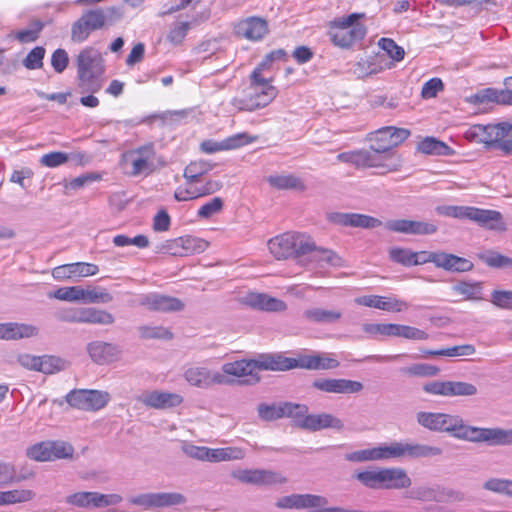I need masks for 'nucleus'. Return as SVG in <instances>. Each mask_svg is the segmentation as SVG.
Wrapping results in <instances>:
<instances>
[{
    "instance_id": "1",
    "label": "nucleus",
    "mask_w": 512,
    "mask_h": 512,
    "mask_svg": "<svg viewBox=\"0 0 512 512\" xmlns=\"http://www.w3.org/2000/svg\"><path fill=\"white\" fill-rule=\"evenodd\" d=\"M453 437L472 443H486L489 446L512 445V429L506 430L468 425L460 415Z\"/></svg>"
},
{
    "instance_id": "2",
    "label": "nucleus",
    "mask_w": 512,
    "mask_h": 512,
    "mask_svg": "<svg viewBox=\"0 0 512 512\" xmlns=\"http://www.w3.org/2000/svg\"><path fill=\"white\" fill-rule=\"evenodd\" d=\"M76 65L82 92H98L102 87L100 78L104 72L100 54L93 48H85L78 54Z\"/></svg>"
},
{
    "instance_id": "3",
    "label": "nucleus",
    "mask_w": 512,
    "mask_h": 512,
    "mask_svg": "<svg viewBox=\"0 0 512 512\" xmlns=\"http://www.w3.org/2000/svg\"><path fill=\"white\" fill-rule=\"evenodd\" d=\"M365 17V13H352L345 17L335 18L329 24V36L334 45L348 48L366 35L364 25L357 23Z\"/></svg>"
},
{
    "instance_id": "4",
    "label": "nucleus",
    "mask_w": 512,
    "mask_h": 512,
    "mask_svg": "<svg viewBox=\"0 0 512 512\" xmlns=\"http://www.w3.org/2000/svg\"><path fill=\"white\" fill-rule=\"evenodd\" d=\"M276 87L249 85L240 96L231 100V105L239 111H255L270 104L277 96Z\"/></svg>"
},
{
    "instance_id": "5",
    "label": "nucleus",
    "mask_w": 512,
    "mask_h": 512,
    "mask_svg": "<svg viewBox=\"0 0 512 512\" xmlns=\"http://www.w3.org/2000/svg\"><path fill=\"white\" fill-rule=\"evenodd\" d=\"M56 317L58 320L68 323L111 325L115 322V318L110 312L94 307L63 309L57 312Z\"/></svg>"
},
{
    "instance_id": "6",
    "label": "nucleus",
    "mask_w": 512,
    "mask_h": 512,
    "mask_svg": "<svg viewBox=\"0 0 512 512\" xmlns=\"http://www.w3.org/2000/svg\"><path fill=\"white\" fill-rule=\"evenodd\" d=\"M404 497L420 502L436 503L462 501L464 499V495L461 492L445 488L438 484L414 486L405 492Z\"/></svg>"
},
{
    "instance_id": "7",
    "label": "nucleus",
    "mask_w": 512,
    "mask_h": 512,
    "mask_svg": "<svg viewBox=\"0 0 512 512\" xmlns=\"http://www.w3.org/2000/svg\"><path fill=\"white\" fill-rule=\"evenodd\" d=\"M106 24L104 10L101 8L85 11L71 27V39L74 42H84L91 32L102 29Z\"/></svg>"
},
{
    "instance_id": "8",
    "label": "nucleus",
    "mask_w": 512,
    "mask_h": 512,
    "mask_svg": "<svg viewBox=\"0 0 512 512\" xmlns=\"http://www.w3.org/2000/svg\"><path fill=\"white\" fill-rule=\"evenodd\" d=\"M68 404L84 411H98L110 401V394L100 390H73L66 396Z\"/></svg>"
},
{
    "instance_id": "9",
    "label": "nucleus",
    "mask_w": 512,
    "mask_h": 512,
    "mask_svg": "<svg viewBox=\"0 0 512 512\" xmlns=\"http://www.w3.org/2000/svg\"><path fill=\"white\" fill-rule=\"evenodd\" d=\"M423 391L430 395L443 397H470L478 393L477 387L464 381L434 380L423 385Z\"/></svg>"
},
{
    "instance_id": "10",
    "label": "nucleus",
    "mask_w": 512,
    "mask_h": 512,
    "mask_svg": "<svg viewBox=\"0 0 512 512\" xmlns=\"http://www.w3.org/2000/svg\"><path fill=\"white\" fill-rule=\"evenodd\" d=\"M26 454L35 461H52L72 457L73 447L62 441H44L29 447Z\"/></svg>"
},
{
    "instance_id": "11",
    "label": "nucleus",
    "mask_w": 512,
    "mask_h": 512,
    "mask_svg": "<svg viewBox=\"0 0 512 512\" xmlns=\"http://www.w3.org/2000/svg\"><path fill=\"white\" fill-rule=\"evenodd\" d=\"M186 497L178 492L143 493L133 496L130 502L144 509H161L186 503Z\"/></svg>"
},
{
    "instance_id": "12",
    "label": "nucleus",
    "mask_w": 512,
    "mask_h": 512,
    "mask_svg": "<svg viewBox=\"0 0 512 512\" xmlns=\"http://www.w3.org/2000/svg\"><path fill=\"white\" fill-rule=\"evenodd\" d=\"M66 503L80 508H103L117 505L122 501L119 494L99 492H77L66 497Z\"/></svg>"
},
{
    "instance_id": "13",
    "label": "nucleus",
    "mask_w": 512,
    "mask_h": 512,
    "mask_svg": "<svg viewBox=\"0 0 512 512\" xmlns=\"http://www.w3.org/2000/svg\"><path fill=\"white\" fill-rule=\"evenodd\" d=\"M401 159L395 152L362 150V168H377L381 174L399 170Z\"/></svg>"
},
{
    "instance_id": "14",
    "label": "nucleus",
    "mask_w": 512,
    "mask_h": 512,
    "mask_svg": "<svg viewBox=\"0 0 512 512\" xmlns=\"http://www.w3.org/2000/svg\"><path fill=\"white\" fill-rule=\"evenodd\" d=\"M231 476L241 483L258 486L284 484L287 481L281 473L266 469H237L232 471Z\"/></svg>"
},
{
    "instance_id": "15",
    "label": "nucleus",
    "mask_w": 512,
    "mask_h": 512,
    "mask_svg": "<svg viewBox=\"0 0 512 512\" xmlns=\"http://www.w3.org/2000/svg\"><path fill=\"white\" fill-rule=\"evenodd\" d=\"M410 131L404 128L387 126L378 129L371 136V148L382 152H394L392 149L404 142Z\"/></svg>"
},
{
    "instance_id": "16",
    "label": "nucleus",
    "mask_w": 512,
    "mask_h": 512,
    "mask_svg": "<svg viewBox=\"0 0 512 512\" xmlns=\"http://www.w3.org/2000/svg\"><path fill=\"white\" fill-rule=\"evenodd\" d=\"M459 415L442 412L420 411L416 414L417 423L433 432H445L453 437Z\"/></svg>"
},
{
    "instance_id": "17",
    "label": "nucleus",
    "mask_w": 512,
    "mask_h": 512,
    "mask_svg": "<svg viewBox=\"0 0 512 512\" xmlns=\"http://www.w3.org/2000/svg\"><path fill=\"white\" fill-rule=\"evenodd\" d=\"M464 136L471 142L484 143L487 146L497 148L499 140L506 137L505 125H503V122L488 125H472L465 131Z\"/></svg>"
},
{
    "instance_id": "18",
    "label": "nucleus",
    "mask_w": 512,
    "mask_h": 512,
    "mask_svg": "<svg viewBox=\"0 0 512 512\" xmlns=\"http://www.w3.org/2000/svg\"><path fill=\"white\" fill-rule=\"evenodd\" d=\"M185 380L192 386L209 388L212 385H233L234 379L206 367H190L184 372Z\"/></svg>"
},
{
    "instance_id": "19",
    "label": "nucleus",
    "mask_w": 512,
    "mask_h": 512,
    "mask_svg": "<svg viewBox=\"0 0 512 512\" xmlns=\"http://www.w3.org/2000/svg\"><path fill=\"white\" fill-rule=\"evenodd\" d=\"M221 374H224L228 378H230L229 376L238 378V380L233 384L254 385L260 381V376L257 374L254 359H242L224 363L222 365Z\"/></svg>"
},
{
    "instance_id": "20",
    "label": "nucleus",
    "mask_w": 512,
    "mask_h": 512,
    "mask_svg": "<svg viewBox=\"0 0 512 512\" xmlns=\"http://www.w3.org/2000/svg\"><path fill=\"white\" fill-rule=\"evenodd\" d=\"M301 407H303V410L295 417V421L297 425L303 429L310 431H318L326 428L341 430L344 427L342 420L332 414H306L307 407L305 405H301Z\"/></svg>"
},
{
    "instance_id": "21",
    "label": "nucleus",
    "mask_w": 512,
    "mask_h": 512,
    "mask_svg": "<svg viewBox=\"0 0 512 512\" xmlns=\"http://www.w3.org/2000/svg\"><path fill=\"white\" fill-rule=\"evenodd\" d=\"M384 227L391 232L417 236L432 235L438 230L433 222L409 219L388 220Z\"/></svg>"
},
{
    "instance_id": "22",
    "label": "nucleus",
    "mask_w": 512,
    "mask_h": 512,
    "mask_svg": "<svg viewBox=\"0 0 512 512\" xmlns=\"http://www.w3.org/2000/svg\"><path fill=\"white\" fill-rule=\"evenodd\" d=\"M257 140L256 136H250L247 132L236 133L222 141L205 140L200 144V149L206 154H213L219 151H227L240 148L253 143Z\"/></svg>"
},
{
    "instance_id": "23",
    "label": "nucleus",
    "mask_w": 512,
    "mask_h": 512,
    "mask_svg": "<svg viewBox=\"0 0 512 512\" xmlns=\"http://www.w3.org/2000/svg\"><path fill=\"white\" fill-rule=\"evenodd\" d=\"M303 407L292 402L281 403H260L257 406V412L263 421H274L284 417L294 418L301 413Z\"/></svg>"
},
{
    "instance_id": "24",
    "label": "nucleus",
    "mask_w": 512,
    "mask_h": 512,
    "mask_svg": "<svg viewBox=\"0 0 512 512\" xmlns=\"http://www.w3.org/2000/svg\"><path fill=\"white\" fill-rule=\"evenodd\" d=\"M312 386L317 390L334 394H354L363 389L361 382L349 379L319 378L313 381Z\"/></svg>"
},
{
    "instance_id": "25",
    "label": "nucleus",
    "mask_w": 512,
    "mask_h": 512,
    "mask_svg": "<svg viewBox=\"0 0 512 512\" xmlns=\"http://www.w3.org/2000/svg\"><path fill=\"white\" fill-rule=\"evenodd\" d=\"M131 159V175L137 176L152 171L155 148L153 143H146L128 153Z\"/></svg>"
},
{
    "instance_id": "26",
    "label": "nucleus",
    "mask_w": 512,
    "mask_h": 512,
    "mask_svg": "<svg viewBox=\"0 0 512 512\" xmlns=\"http://www.w3.org/2000/svg\"><path fill=\"white\" fill-rule=\"evenodd\" d=\"M139 305L160 312H175L184 308V304L180 299L159 293L141 295L139 297Z\"/></svg>"
},
{
    "instance_id": "27",
    "label": "nucleus",
    "mask_w": 512,
    "mask_h": 512,
    "mask_svg": "<svg viewBox=\"0 0 512 512\" xmlns=\"http://www.w3.org/2000/svg\"><path fill=\"white\" fill-rule=\"evenodd\" d=\"M479 226L495 231L505 230L502 214L496 210L481 209L477 207L468 208L467 218Z\"/></svg>"
},
{
    "instance_id": "28",
    "label": "nucleus",
    "mask_w": 512,
    "mask_h": 512,
    "mask_svg": "<svg viewBox=\"0 0 512 512\" xmlns=\"http://www.w3.org/2000/svg\"><path fill=\"white\" fill-rule=\"evenodd\" d=\"M331 223L341 226L376 228L382 225V222L372 216L358 213L334 212L328 215Z\"/></svg>"
},
{
    "instance_id": "29",
    "label": "nucleus",
    "mask_w": 512,
    "mask_h": 512,
    "mask_svg": "<svg viewBox=\"0 0 512 512\" xmlns=\"http://www.w3.org/2000/svg\"><path fill=\"white\" fill-rule=\"evenodd\" d=\"M235 33L251 41L261 40L268 33L266 20L260 17H248L235 24Z\"/></svg>"
},
{
    "instance_id": "30",
    "label": "nucleus",
    "mask_w": 512,
    "mask_h": 512,
    "mask_svg": "<svg viewBox=\"0 0 512 512\" xmlns=\"http://www.w3.org/2000/svg\"><path fill=\"white\" fill-rule=\"evenodd\" d=\"M326 504L327 499L322 496L312 494H292L280 498L276 505L282 509H303L310 507H323Z\"/></svg>"
},
{
    "instance_id": "31",
    "label": "nucleus",
    "mask_w": 512,
    "mask_h": 512,
    "mask_svg": "<svg viewBox=\"0 0 512 512\" xmlns=\"http://www.w3.org/2000/svg\"><path fill=\"white\" fill-rule=\"evenodd\" d=\"M359 305L372 307L388 312H402L408 308V303L395 297H384L378 295L361 296L355 299Z\"/></svg>"
},
{
    "instance_id": "32",
    "label": "nucleus",
    "mask_w": 512,
    "mask_h": 512,
    "mask_svg": "<svg viewBox=\"0 0 512 512\" xmlns=\"http://www.w3.org/2000/svg\"><path fill=\"white\" fill-rule=\"evenodd\" d=\"M88 353L91 359L100 365L118 360L121 349L118 345L103 341H93L88 344Z\"/></svg>"
},
{
    "instance_id": "33",
    "label": "nucleus",
    "mask_w": 512,
    "mask_h": 512,
    "mask_svg": "<svg viewBox=\"0 0 512 512\" xmlns=\"http://www.w3.org/2000/svg\"><path fill=\"white\" fill-rule=\"evenodd\" d=\"M141 402L154 409H168L179 406L183 402L180 394L164 391H152L141 397Z\"/></svg>"
},
{
    "instance_id": "34",
    "label": "nucleus",
    "mask_w": 512,
    "mask_h": 512,
    "mask_svg": "<svg viewBox=\"0 0 512 512\" xmlns=\"http://www.w3.org/2000/svg\"><path fill=\"white\" fill-rule=\"evenodd\" d=\"M411 484L412 480L404 469L381 468V489L401 490L410 488Z\"/></svg>"
},
{
    "instance_id": "35",
    "label": "nucleus",
    "mask_w": 512,
    "mask_h": 512,
    "mask_svg": "<svg viewBox=\"0 0 512 512\" xmlns=\"http://www.w3.org/2000/svg\"><path fill=\"white\" fill-rule=\"evenodd\" d=\"M39 334V328L25 323L7 322L0 323L1 340H20L36 337Z\"/></svg>"
},
{
    "instance_id": "36",
    "label": "nucleus",
    "mask_w": 512,
    "mask_h": 512,
    "mask_svg": "<svg viewBox=\"0 0 512 512\" xmlns=\"http://www.w3.org/2000/svg\"><path fill=\"white\" fill-rule=\"evenodd\" d=\"M342 317L339 310L326 309L312 306L303 311L302 318L305 322L316 325H331L338 322Z\"/></svg>"
},
{
    "instance_id": "37",
    "label": "nucleus",
    "mask_w": 512,
    "mask_h": 512,
    "mask_svg": "<svg viewBox=\"0 0 512 512\" xmlns=\"http://www.w3.org/2000/svg\"><path fill=\"white\" fill-rule=\"evenodd\" d=\"M254 362L257 374L261 370L286 371L297 368L296 358L282 355H261L258 359H254Z\"/></svg>"
},
{
    "instance_id": "38",
    "label": "nucleus",
    "mask_w": 512,
    "mask_h": 512,
    "mask_svg": "<svg viewBox=\"0 0 512 512\" xmlns=\"http://www.w3.org/2000/svg\"><path fill=\"white\" fill-rule=\"evenodd\" d=\"M297 368L308 370H331L339 367L337 359L330 358L325 354L303 355L296 358Z\"/></svg>"
},
{
    "instance_id": "39",
    "label": "nucleus",
    "mask_w": 512,
    "mask_h": 512,
    "mask_svg": "<svg viewBox=\"0 0 512 512\" xmlns=\"http://www.w3.org/2000/svg\"><path fill=\"white\" fill-rule=\"evenodd\" d=\"M246 303L254 309L268 312H281L287 305L281 299L263 293H251L246 297Z\"/></svg>"
},
{
    "instance_id": "40",
    "label": "nucleus",
    "mask_w": 512,
    "mask_h": 512,
    "mask_svg": "<svg viewBox=\"0 0 512 512\" xmlns=\"http://www.w3.org/2000/svg\"><path fill=\"white\" fill-rule=\"evenodd\" d=\"M472 261L467 258L440 251L437 268L448 272L462 273L473 269Z\"/></svg>"
},
{
    "instance_id": "41",
    "label": "nucleus",
    "mask_w": 512,
    "mask_h": 512,
    "mask_svg": "<svg viewBox=\"0 0 512 512\" xmlns=\"http://www.w3.org/2000/svg\"><path fill=\"white\" fill-rule=\"evenodd\" d=\"M293 244V235L287 232L270 239L268 249L277 260L287 259L294 256Z\"/></svg>"
},
{
    "instance_id": "42",
    "label": "nucleus",
    "mask_w": 512,
    "mask_h": 512,
    "mask_svg": "<svg viewBox=\"0 0 512 512\" xmlns=\"http://www.w3.org/2000/svg\"><path fill=\"white\" fill-rule=\"evenodd\" d=\"M244 452L238 448H208L205 450V460L209 462H221L242 459Z\"/></svg>"
},
{
    "instance_id": "43",
    "label": "nucleus",
    "mask_w": 512,
    "mask_h": 512,
    "mask_svg": "<svg viewBox=\"0 0 512 512\" xmlns=\"http://www.w3.org/2000/svg\"><path fill=\"white\" fill-rule=\"evenodd\" d=\"M267 182L270 186L278 190L303 189L302 181L298 177L291 174L270 175L267 177Z\"/></svg>"
},
{
    "instance_id": "44",
    "label": "nucleus",
    "mask_w": 512,
    "mask_h": 512,
    "mask_svg": "<svg viewBox=\"0 0 512 512\" xmlns=\"http://www.w3.org/2000/svg\"><path fill=\"white\" fill-rule=\"evenodd\" d=\"M417 149L430 155H450L452 152L447 144L433 137H426L418 144Z\"/></svg>"
},
{
    "instance_id": "45",
    "label": "nucleus",
    "mask_w": 512,
    "mask_h": 512,
    "mask_svg": "<svg viewBox=\"0 0 512 512\" xmlns=\"http://www.w3.org/2000/svg\"><path fill=\"white\" fill-rule=\"evenodd\" d=\"M457 294L464 296L466 300L478 301L482 299V283L461 281L452 287Z\"/></svg>"
},
{
    "instance_id": "46",
    "label": "nucleus",
    "mask_w": 512,
    "mask_h": 512,
    "mask_svg": "<svg viewBox=\"0 0 512 512\" xmlns=\"http://www.w3.org/2000/svg\"><path fill=\"white\" fill-rule=\"evenodd\" d=\"M477 256L483 263L492 268L512 267V258L502 255L494 250H485L478 253Z\"/></svg>"
},
{
    "instance_id": "47",
    "label": "nucleus",
    "mask_w": 512,
    "mask_h": 512,
    "mask_svg": "<svg viewBox=\"0 0 512 512\" xmlns=\"http://www.w3.org/2000/svg\"><path fill=\"white\" fill-rule=\"evenodd\" d=\"M441 454L442 449L437 446L405 443V456L411 458L434 457Z\"/></svg>"
},
{
    "instance_id": "48",
    "label": "nucleus",
    "mask_w": 512,
    "mask_h": 512,
    "mask_svg": "<svg viewBox=\"0 0 512 512\" xmlns=\"http://www.w3.org/2000/svg\"><path fill=\"white\" fill-rule=\"evenodd\" d=\"M212 169V165L206 161H194L184 169V178L187 183L192 184L199 181L200 177L208 173Z\"/></svg>"
},
{
    "instance_id": "49",
    "label": "nucleus",
    "mask_w": 512,
    "mask_h": 512,
    "mask_svg": "<svg viewBox=\"0 0 512 512\" xmlns=\"http://www.w3.org/2000/svg\"><path fill=\"white\" fill-rule=\"evenodd\" d=\"M376 459L386 460L405 457V443L393 442L390 445L375 447Z\"/></svg>"
},
{
    "instance_id": "50",
    "label": "nucleus",
    "mask_w": 512,
    "mask_h": 512,
    "mask_svg": "<svg viewBox=\"0 0 512 512\" xmlns=\"http://www.w3.org/2000/svg\"><path fill=\"white\" fill-rule=\"evenodd\" d=\"M476 349L471 344L458 345L439 350H428L425 353L430 356H445V357H459L471 356L475 353Z\"/></svg>"
},
{
    "instance_id": "51",
    "label": "nucleus",
    "mask_w": 512,
    "mask_h": 512,
    "mask_svg": "<svg viewBox=\"0 0 512 512\" xmlns=\"http://www.w3.org/2000/svg\"><path fill=\"white\" fill-rule=\"evenodd\" d=\"M293 235V250L295 256H302L308 253H313L316 250V245L312 238L304 233H292Z\"/></svg>"
},
{
    "instance_id": "52",
    "label": "nucleus",
    "mask_w": 512,
    "mask_h": 512,
    "mask_svg": "<svg viewBox=\"0 0 512 512\" xmlns=\"http://www.w3.org/2000/svg\"><path fill=\"white\" fill-rule=\"evenodd\" d=\"M181 243L183 256L202 253L209 246L208 242L204 239L189 235L183 236Z\"/></svg>"
},
{
    "instance_id": "53",
    "label": "nucleus",
    "mask_w": 512,
    "mask_h": 512,
    "mask_svg": "<svg viewBox=\"0 0 512 512\" xmlns=\"http://www.w3.org/2000/svg\"><path fill=\"white\" fill-rule=\"evenodd\" d=\"M439 368L425 363H416L408 367H403L400 372L409 376L431 377L439 373Z\"/></svg>"
},
{
    "instance_id": "54",
    "label": "nucleus",
    "mask_w": 512,
    "mask_h": 512,
    "mask_svg": "<svg viewBox=\"0 0 512 512\" xmlns=\"http://www.w3.org/2000/svg\"><path fill=\"white\" fill-rule=\"evenodd\" d=\"M389 259L405 267L414 266V251L409 248L392 247L389 249Z\"/></svg>"
},
{
    "instance_id": "55",
    "label": "nucleus",
    "mask_w": 512,
    "mask_h": 512,
    "mask_svg": "<svg viewBox=\"0 0 512 512\" xmlns=\"http://www.w3.org/2000/svg\"><path fill=\"white\" fill-rule=\"evenodd\" d=\"M35 497V493L30 489H13L4 491V506L19 503H26Z\"/></svg>"
},
{
    "instance_id": "56",
    "label": "nucleus",
    "mask_w": 512,
    "mask_h": 512,
    "mask_svg": "<svg viewBox=\"0 0 512 512\" xmlns=\"http://www.w3.org/2000/svg\"><path fill=\"white\" fill-rule=\"evenodd\" d=\"M355 478L367 488L374 490L381 489V468L358 472Z\"/></svg>"
},
{
    "instance_id": "57",
    "label": "nucleus",
    "mask_w": 512,
    "mask_h": 512,
    "mask_svg": "<svg viewBox=\"0 0 512 512\" xmlns=\"http://www.w3.org/2000/svg\"><path fill=\"white\" fill-rule=\"evenodd\" d=\"M113 299L112 295L104 288L83 289L84 303H109Z\"/></svg>"
},
{
    "instance_id": "58",
    "label": "nucleus",
    "mask_w": 512,
    "mask_h": 512,
    "mask_svg": "<svg viewBox=\"0 0 512 512\" xmlns=\"http://www.w3.org/2000/svg\"><path fill=\"white\" fill-rule=\"evenodd\" d=\"M483 488L498 494L512 497V480L491 478L483 484Z\"/></svg>"
},
{
    "instance_id": "59",
    "label": "nucleus",
    "mask_w": 512,
    "mask_h": 512,
    "mask_svg": "<svg viewBox=\"0 0 512 512\" xmlns=\"http://www.w3.org/2000/svg\"><path fill=\"white\" fill-rule=\"evenodd\" d=\"M313 258L321 265L327 264L334 267L342 265V259L332 250L317 248L313 251Z\"/></svg>"
},
{
    "instance_id": "60",
    "label": "nucleus",
    "mask_w": 512,
    "mask_h": 512,
    "mask_svg": "<svg viewBox=\"0 0 512 512\" xmlns=\"http://www.w3.org/2000/svg\"><path fill=\"white\" fill-rule=\"evenodd\" d=\"M45 52V48L42 46L34 47L23 60L24 67L29 70L42 68Z\"/></svg>"
},
{
    "instance_id": "61",
    "label": "nucleus",
    "mask_w": 512,
    "mask_h": 512,
    "mask_svg": "<svg viewBox=\"0 0 512 512\" xmlns=\"http://www.w3.org/2000/svg\"><path fill=\"white\" fill-rule=\"evenodd\" d=\"M42 28L43 24L40 21H35L28 28L16 32L14 37L20 43L34 42L38 39Z\"/></svg>"
},
{
    "instance_id": "62",
    "label": "nucleus",
    "mask_w": 512,
    "mask_h": 512,
    "mask_svg": "<svg viewBox=\"0 0 512 512\" xmlns=\"http://www.w3.org/2000/svg\"><path fill=\"white\" fill-rule=\"evenodd\" d=\"M138 332L143 339H171L169 330L161 326H140Z\"/></svg>"
},
{
    "instance_id": "63",
    "label": "nucleus",
    "mask_w": 512,
    "mask_h": 512,
    "mask_svg": "<svg viewBox=\"0 0 512 512\" xmlns=\"http://www.w3.org/2000/svg\"><path fill=\"white\" fill-rule=\"evenodd\" d=\"M53 297L62 301H81L83 298V288L80 286L59 288L54 292Z\"/></svg>"
},
{
    "instance_id": "64",
    "label": "nucleus",
    "mask_w": 512,
    "mask_h": 512,
    "mask_svg": "<svg viewBox=\"0 0 512 512\" xmlns=\"http://www.w3.org/2000/svg\"><path fill=\"white\" fill-rule=\"evenodd\" d=\"M490 302L499 309L512 310V290H493Z\"/></svg>"
}]
</instances>
